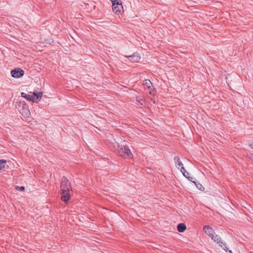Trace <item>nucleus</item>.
I'll return each instance as SVG.
<instances>
[{
    "mask_svg": "<svg viewBox=\"0 0 253 253\" xmlns=\"http://www.w3.org/2000/svg\"><path fill=\"white\" fill-rule=\"evenodd\" d=\"M119 154L120 156L124 157L125 158L126 157L131 158L133 156L130 150L126 147L121 148L119 151Z\"/></svg>",
    "mask_w": 253,
    "mask_h": 253,
    "instance_id": "nucleus-5",
    "label": "nucleus"
},
{
    "mask_svg": "<svg viewBox=\"0 0 253 253\" xmlns=\"http://www.w3.org/2000/svg\"><path fill=\"white\" fill-rule=\"evenodd\" d=\"M203 230L205 233L210 237L214 233L213 229L209 225L204 226Z\"/></svg>",
    "mask_w": 253,
    "mask_h": 253,
    "instance_id": "nucleus-9",
    "label": "nucleus"
},
{
    "mask_svg": "<svg viewBox=\"0 0 253 253\" xmlns=\"http://www.w3.org/2000/svg\"><path fill=\"white\" fill-rule=\"evenodd\" d=\"M112 3V7L115 6V5H117V1L119 2V3L121 2V0H110Z\"/></svg>",
    "mask_w": 253,
    "mask_h": 253,
    "instance_id": "nucleus-18",
    "label": "nucleus"
},
{
    "mask_svg": "<svg viewBox=\"0 0 253 253\" xmlns=\"http://www.w3.org/2000/svg\"><path fill=\"white\" fill-rule=\"evenodd\" d=\"M143 100L142 99H139L138 97L136 98V104L138 106H142L143 105L142 103Z\"/></svg>",
    "mask_w": 253,
    "mask_h": 253,
    "instance_id": "nucleus-16",
    "label": "nucleus"
},
{
    "mask_svg": "<svg viewBox=\"0 0 253 253\" xmlns=\"http://www.w3.org/2000/svg\"><path fill=\"white\" fill-rule=\"evenodd\" d=\"M211 238L214 241L216 242L218 245L220 246V247H221L224 250H225L226 252L228 251V252L230 253H232V251L230 250H228V248L226 247L225 244L223 243L221 241V238L220 237H219L217 235H214V234L211 237Z\"/></svg>",
    "mask_w": 253,
    "mask_h": 253,
    "instance_id": "nucleus-4",
    "label": "nucleus"
},
{
    "mask_svg": "<svg viewBox=\"0 0 253 253\" xmlns=\"http://www.w3.org/2000/svg\"><path fill=\"white\" fill-rule=\"evenodd\" d=\"M250 146L253 149V140L250 144Z\"/></svg>",
    "mask_w": 253,
    "mask_h": 253,
    "instance_id": "nucleus-22",
    "label": "nucleus"
},
{
    "mask_svg": "<svg viewBox=\"0 0 253 253\" xmlns=\"http://www.w3.org/2000/svg\"><path fill=\"white\" fill-rule=\"evenodd\" d=\"M180 159H177V161L175 162V164H177V168L178 169H180V167H183L182 163L179 161Z\"/></svg>",
    "mask_w": 253,
    "mask_h": 253,
    "instance_id": "nucleus-15",
    "label": "nucleus"
},
{
    "mask_svg": "<svg viewBox=\"0 0 253 253\" xmlns=\"http://www.w3.org/2000/svg\"><path fill=\"white\" fill-rule=\"evenodd\" d=\"M143 84L148 89L149 94L154 95L155 91L152 85L151 82L149 80H145L143 81Z\"/></svg>",
    "mask_w": 253,
    "mask_h": 253,
    "instance_id": "nucleus-6",
    "label": "nucleus"
},
{
    "mask_svg": "<svg viewBox=\"0 0 253 253\" xmlns=\"http://www.w3.org/2000/svg\"><path fill=\"white\" fill-rule=\"evenodd\" d=\"M194 183L195 184V185L196 186L197 188L200 190V191H203L205 190L204 187L203 186V185L199 183L198 181L194 182Z\"/></svg>",
    "mask_w": 253,
    "mask_h": 253,
    "instance_id": "nucleus-13",
    "label": "nucleus"
},
{
    "mask_svg": "<svg viewBox=\"0 0 253 253\" xmlns=\"http://www.w3.org/2000/svg\"><path fill=\"white\" fill-rule=\"evenodd\" d=\"M186 229V226L184 223H180L177 226V230L179 232H184Z\"/></svg>",
    "mask_w": 253,
    "mask_h": 253,
    "instance_id": "nucleus-11",
    "label": "nucleus"
},
{
    "mask_svg": "<svg viewBox=\"0 0 253 253\" xmlns=\"http://www.w3.org/2000/svg\"><path fill=\"white\" fill-rule=\"evenodd\" d=\"M11 76L15 78L16 77V69L12 70L11 72Z\"/></svg>",
    "mask_w": 253,
    "mask_h": 253,
    "instance_id": "nucleus-20",
    "label": "nucleus"
},
{
    "mask_svg": "<svg viewBox=\"0 0 253 253\" xmlns=\"http://www.w3.org/2000/svg\"><path fill=\"white\" fill-rule=\"evenodd\" d=\"M130 61L137 62L140 59V56L138 54H133L131 56H126Z\"/></svg>",
    "mask_w": 253,
    "mask_h": 253,
    "instance_id": "nucleus-10",
    "label": "nucleus"
},
{
    "mask_svg": "<svg viewBox=\"0 0 253 253\" xmlns=\"http://www.w3.org/2000/svg\"><path fill=\"white\" fill-rule=\"evenodd\" d=\"M180 171L182 173L183 175H185V173H187V175H189V173H188L185 170V168L183 167H181L180 169Z\"/></svg>",
    "mask_w": 253,
    "mask_h": 253,
    "instance_id": "nucleus-17",
    "label": "nucleus"
},
{
    "mask_svg": "<svg viewBox=\"0 0 253 253\" xmlns=\"http://www.w3.org/2000/svg\"><path fill=\"white\" fill-rule=\"evenodd\" d=\"M189 175H187V173H185V175H184L186 178H187V177H189V176H188Z\"/></svg>",
    "mask_w": 253,
    "mask_h": 253,
    "instance_id": "nucleus-23",
    "label": "nucleus"
},
{
    "mask_svg": "<svg viewBox=\"0 0 253 253\" xmlns=\"http://www.w3.org/2000/svg\"><path fill=\"white\" fill-rule=\"evenodd\" d=\"M18 110L25 118H28L31 115L29 107L24 102H20L19 103Z\"/></svg>",
    "mask_w": 253,
    "mask_h": 253,
    "instance_id": "nucleus-2",
    "label": "nucleus"
},
{
    "mask_svg": "<svg viewBox=\"0 0 253 253\" xmlns=\"http://www.w3.org/2000/svg\"><path fill=\"white\" fill-rule=\"evenodd\" d=\"M6 161L3 159L0 160V170L5 167Z\"/></svg>",
    "mask_w": 253,
    "mask_h": 253,
    "instance_id": "nucleus-14",
    "label": "nucleus"
},
{
    "mask_svg": "<svg viewBox=\"0 0 253 253\" xmlns=\"http://www.w3.org/2000/svg\"><path fill=\"white\" fill-rule=\"evenodd\" d=\"M116 4L117 5L112 7L113 11L117 15L121 14L124 11L122 2L119 3V2L117 1Z\"/></svg>",
    "mask_w": 253,
    "mask_h": 253,
    "instance_id": "nucleus-7",
    "label": "nucleus"
},
{
    "mask_svg": "<svg viewBox=\"0 0 253 253\" xmlns=\"http://www.w3.org/2000/svg\"><path fill=\"white\" fill-rule=\"evenodd\" d=\"M61 191L62 192L61 193V199L62 201L65 203H67L70 200L71 197L70 194V190H64Z\"/></svg>",
    "mask_w": 253,
    "mask_h": 253,
    "instance_id": "nucleus-8",
    "label": "nucleus"
},
{
    "mask_svg": "<svg viewBox=\"0 0 253 253\" xmlns=\"http://www.w3.org/2000/svg\"><path fill=\"white\" fill-rule=\"evenodd\" d=\"M151 100L153 101L154 103H155V101L153 99H151Z\"/></svg>",
    "mask_w": 253,
    "mask_h": 253,
    "instance_id": "nucleus-24",
    "label": "nucleus"
},
{
    "mask_svg": "<svg viewBox=\"0 0 253 253\" xmlns=\"http://www.w3.org/2000/svg\"><path fill=\"white\" fill-rule=\"evenodd\" d=\"M187 178L190 181L193 182L194 183V182H195V181H193V178L191 177V176H189V177H187Z\"/></svg>",
    "mask_w": 253,
    "mask_h": 253,
    "instance_id": "nucleus-21",
    "label": "nucleus"
},
{
    "mask_svg": "<svg viewBox=\"0 0 253 253\" xmlns=\"http://www.w3.org/2000/svg\"><path fill=\"white\" fill-rule=\"evenodd\" d=\"M24 74V71L21 68H17V78L22 77Z\"/></svg>",
    "mask_w": 253,
    "mask_h": 253,
    "instance_id": "nucleus-12",
    "label": "nucleus"
},
{
    "mask_svg": "<svg viewBox=\"0 0 253 253\" xmlns=\"http://www.w3.org/2000/svg\"><path fill=\"white\" fill-rule=\"evenodd\" d=\"M42 94V92H38V93L34 92L32 95H28L26 93L22 92L21 95L28 100L38 102L41 100Z\"/></svg>",
    "mask_w": 253,
    "mask_h": 253,
    "instance_id": "nucleus-1",
    "label": "nucleus"
},
{
    "mask_svg": "<svg viewBox=\"0 0 253 253\" xmlns=\"http://www.w3.org/2000/svg\"><path fill=\"white\" fill-rule=\"evenodd\" d=\"M25 190L24 186H17V191H23Z\"/></svg>",
    "mask_w": 253,
    "mask_h": 253,
    "instance_id": "nucleus-19",
    "label": "nucleus"
},
{
    "mask_svg": "<svg viewBox=\"0 0 253 253\" xmlns=\"http://www.w3.org/2000/svg\"><path fill=\"white\" fill-rule=\"evenodd\" d=\"M51 42H53V40H51V42H50V43H51Z\"/></svg>",
    "mask_w": 253,
    "mask_h": 253,
    "instance_id": "nucleus-25",
    "label": "nucleus"
},
{
    "mask_svg": "<svg viewBox=\"0 0 253 253\" xmlns=\"http://www.w3.org/2000/svg\"><path fill=\"white\" fill-rule=\"evenodd\" d=\"M72 189L71 184L69 182L68 178L64 176L61 179V185H60V189L61 191L64 190H70Z\"/></svg>",
    "mask_w": 253,
    "mask_h": 253,
    "instance_id": "nucleus-3",
    "label": "nucleus"
}]
</instances>
